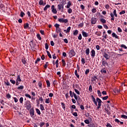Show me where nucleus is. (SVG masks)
<instances>
[{
	"label": "nucleus",
	"instance_id": "1",
	"mask_svg": "<svg viewBox=\"0 0 127 127\" xmlns=\"http://www.w3.org/2000/svg\"><path fill=\"white\" fill-rule=\"evenodd\" d=\"M69 56L70 58H72V57L75 56L76 55V53L75 51H74V49H71L68 53Z\"/></svg>",
	"mask_w": 127,
	"mask_h": 127
},
{
	"label": "nucleus",
	"instance_id": "2",
	"mask_svg": "<svg viewBox=\"0 0 127 127\" xmlns=\"http://www.w3.org/2000/svg\"><path fill=\"white\" fill-rule=\"evenodd\" d=\"M58 21L62 23H67L68 22V19H64V18H59Z\"/></svg>",
	"mask_w": 127,
	"mask_h": 127
},
{
	"label": "nucleus",
	"instance_id": "3",
	"mask_svg": "<svg viewBox=\"0 0 127 127\" xmlns=\"http://www.w3.org/2000/svg\"><path fill=\"white\" fill-rule=\"evenodd\" d=\"M96 101L98 103L97 109H99L101 108V106H102V103H103V102H102V100H101L99 98H96Z\"/></svg>",
	"mask_w": 127,
	"mask_h": 127
},
{
	"label": "nucleus",
	"instance_id": "4",
	"mask_svg": "<svg viewBox=\"0 0 127 127\" xmlns=\"http://www.w3.org/2000/svg\"><path fill=\"white\" fill-rule=\"evenodd\" d=\"M58 7L59 10L63 11V10L64 9V5L63 4H59L58 5Z\"/></svg>",
	"mask_w": 127,
	"mask_h": 127
},
{
	"label": "nucleus",
	"instance_id": "5",
	"mask_svg": "<svg viewBox=\"0 0 127 127\" xmlns=\"http://www.w3.org/2000/svg\"><path fill=\"white\" fill-rule=\"evenodd\" d=\"M30 114L32 118L34 116V109L33 108L30 110Z\"/></svg>",
	"mask_w": 127,
	"mask_h": 127
},
{
	"label": "nucleus",
	"instance_id": "6",
	"mask_svg": "<svg viewBox=\"0 0 127 127\" xmlns=\"http://www.w3.org/2000/svg\"><path fill=\"white\" fill-rule=\"evenodd\" d=\"M52 12H53V13H55V14L57 13V10L55 9V6H54V5H53L52 6Z\"/></svg>",
	"mask_w": 127,
	"mask_h": 127
},
{
	"label": "nucleus",
	"instance_id": "7",
	"mask_svg": "<svg viewBox=\"0 0 127 127\" xmlns=\"http://www.w3.org/2000/svg\"><path fill=\"white\" fill-rule=\"evenodd\" d=\"M97 23V18L95 17H93L91 18V24H96Z\"/></svg>",
	"mask_w": 127,
	"mask_h": 127
},
{
	"label": "nucleus",
	"instance_id": "8",
	"mask_svg": "<svg viewBox=\"0 0 127 127\" xmlns=\"http://www.w3.org/2000/svg\"><path fill=\"white\" fill-rule=\"evenodd\" d=\"M103 57L105 58H106V60H108V59H110V57L109 56V55H108V54H107L106 53H104Z\"/></svg>",
	"mask_w": 127,
	"mask_h": 127
},
{
	"label": "nucleus",
	"instance_id": "9",
	"mask_svg": "<svg viewBox=\"0 0 127 127\" xmlns=\"http://www.w3.org/2000/svg\"><path fill=\"white\" fill-rule=\"evenodd\" d=\"M91 57H95L96 55V52L94 50H92L91 51Z\"/></svg>",
	"mask_w": 127,
	"mask_h": 127
},
{
	"label": "nucleus",
	"instance_id": "10",
	"mask_svg": "<svg viewBox=\"0 0 127 127\" xmlns=\"http://www.w3.org/2000/svg\"><path fill=\"white\" fill-rule=\"evenodd\" d=\"M82 35L84 37H88L89 34L87 33L86 32L82 31Z\"/></svg>",
	"mask_w": 127,
	"mask_h": 127
},
{
	"label": "nucleus",
	"instance_id": "11",
	"mask_svg": "<svg viewBox=\"0 0 127 127\" xmlns=\"http://www.w3.org/2000/svg\"><path fill=\"white\" fill-rule=\"evenodd\" d=\"M98 79V78H97V76L94 75L93 77H92L91 78V82H94L95 81H96V80Z\"/></svg>",
	"mask_w": 127,
	"mask_h": 127
},
{
	"label": "nucleus",
	"instance_id": "12",
	"mask_svg": "<svg viewBox=\"0 0 127 127\" xmlns=\"http://www.w3.org/2000/svg\"><path fill=\"white\" fill-rule=\"evenodd\" d=\"M16 81L17 82H19V83H20V82H21V78H20V75H17Z\"/></svg>",
	"mask_w": 127,
	"mask_h": 127
},
{
	"label": "nucleus",
	"instance_id": "13",
	"mask_svg": "<svg viewBox=\"0 0 127 127\" xmlns=\"http://www.w3.org/2000/svg\"><path fill=\"white\" fill-rule=\"evenodd\" d=\"M112 35L113 36V37H115V38H116L117 39H119V36L117 35L116 34V33H113L112 34Z\"/></svg>",
	"mask_w": 127,
	"mask_h": 127
},
{
	"label": "nucleus",
	"instance_id": "14",
	"mask_svg": "<svg viewBox=\"0 0 127 127\" xmlns=\"http://www.w3.org/2000/svg\"><path fill=\"white\" fill-rule=\"evenodd\" d=\"M74 74H75V76H76L77 78H78V79H79V78H80V75L79 74H78V71L77 70H75Z\"/></svg>",
	"mask_w": 127,
	"mask_h": 127
},
{
	"label": "nucleus",
	"instance_id": "15",
	"mask_svg": "<svg viewBox=\"0 0 127 127\" xmlns=\"http://www.w3.org/2000/svg\"><path fill=\"white\" fill-rule=\"evenodd\" d=\"M95 34L97 36H101V35H102V32H101L100 31H96L95 32Z\"/></svg>",
	"mask_w": 127,
	"mask_h": 127
},
{
	"label": "nucleus",
	"instance_id": "16",
	"mask_svg": "<svg viewBox=\"0 0 127 127\" xmlns=\"http://www.w3.org/2000/svg\"><path fill=\"white\" fill-rule=\"evenodd\" d=\"M72 5V3H71L70 1H69L66 5L67 8H70V6Z\"/></svg>",
	"mask_w": 127,
	"mask_h": 127
},
{
	"label": "nucleus",
	"instance_id": "17",
	"mask_svg": "<svg viewBox=\"0 0 127 127\" xmlns=\"http://www.w3.org/2000/svg\"><path fill=\"white\" fill-rule=\"evenodd\" d=\"M102 65L103 66H108V65H109V64H108V63L105 61H102Z\"/></svg>",
	"mask_w": 127,
	"mask_h": 127
},
{
	"label": "nucleus",
	"instance_id": "18",
	"mask_svg": "<svg viewBox=\"0 0 127 127\" xmlns=\"http://www.w3.org/2000/svg\"><path fill=\"white\" fill-rule=\"evenodd\" d=\"M85 53L86 55H89L90 54V49L87 48L85 51Z\"/></svg>",
	"mask_w": 127,
	"mask_h": 127
},
{
	"label": "nucleus",
	"instance_id": "19",
	"mask_svg": "<svg viewBox=\"0 0 127 127\" xmlns=\"http://www.w3.org/2000/svg\"><path fill=\"white\" fill-rule=\"evenodd\" d=\"M110 15L112 17L111 20H112V21L115 20V15H114L113 13H111Z\"/></svg>",
	"mask_w": 127,
	"mask_h": 127
},
{
	"label": "nucleus",
	"instance_id": "20",
	"mask_svg": "<svg viewBox=\"0 0 127 127\" xmlns=\"http://www.w3.org/2000/svg\"><path fill=\"white\" fill-rule=\"evenodd\" d=\"M18 90H23L24 89V86L23 85H21L17 88Z\"/></svg>",
	"mask_w": 127,
	"mask_h": 127
},
{
	"label": "nucleus",
	"instance_id": "21",
	"mask_svg": "<svg viewBox=\"0 0 127 127\" xmlns=\"http://www.w3.org/2000/svg\"><path fill=\"white\" fill-rule=\"evenodd\" d=\"M49 7H50V5H48L47 4L44 8V10L45 11H46V10H47L48 8H49Z\"/></svg>",
	"mask_w": 127,
	"mask_h": 127
},
{
	"label": "nucleus",
	"instance_id": "22",
	"mask_svg": "<svg viewBox=\"0 0 127 127\" xmlns=\"http://www.w3.org/2000/svg\"><path fill=\"white\" fill-rule=\"evenodd\" d=\"M38 86L40 89H42V82L41 81H39Z\"/></svg>",
	"mask_w": 127,
	"mask_h": 127
},
{
	"label": "nucleus",
	"instance_id": "23",
	"mask_svg": "<svg viewBox=\"0 0 127 127\" xmlns=\"http://www.w3.org/2000/svg\"><path fill=\"white\" fill-rule=\"evenodd\" d=\"M45 103L46 104H50V98L46 99Z\"/></svg>",
	"mask_w": 127,
	"mask_h": 127
},
{
	"label": "nucleus",
	"instance_id": "24",
	"mask_svg": "<svg viewBox=\"0 0 127 127\" xmlns=\"http://www.w3.org/2000/svg\"><path fill=\"white\" fill-rule=\"evenodd\" d=\"M25 97L29 99H31V96L27 93L25 94Z\"/></svg>",
	"mask_w": 127,
	"mask_h": 127
},
{
	"label": "nucleus",
	"instance_id": "25",
	"mask_svg": "<svg viewBox=\"0 0 127 127\" xmlns=\"http://www.w3.org/2000/svg\"><path fill=\"white\" fill-rule=\"evenodd\" d=\"M56 31L57 32V33H59L60 32H61V29H60V28H57L56 29Z\"/></svg>",
	"mask_w": 127,
	"mask_h": 127
},
{
	"label": "nucleus",
	"instance_id": "26",
	"mask_svg": "<svg viewBox=\"0 0 127 127\" xmlns=\"http://www.w3.org/2000/svg\"><path fill=\"white\" fill-rule=\"evenodd\" d=\"M46 52L47 53L48 56H49V58H52V56H51V54H50V52L48 51H46Z\"/></svg>",
	"mask_w": 127,
	"mask_h": 127
},
{
	"label": "nucleus",
	"instance_id": "27",
	"mask_svg": "<svg viewBox=\"0 0 127 127\" xmlns=\"http://www.w3.org/2000/svg\"><path fill=\"white\" fill-rule=\"evenodd\" d=\"M113 14L116 17H118V14H117V10L115 9L113 11Z\"/></svg>",
	"mask_w": 127,
	"mask_h": 127
},
{
	"label": "nucleus",
	"instance_id": "28",
	"mask_svg": "<svg viewBox=\"0 0 127 127\" xmlns=\"http://www.w3.org/2000/svg\"><path fill=\"white\" fill-rule=\"evenodd\" d=\"M4 84H5L6 86H10V83L8 82V80H5L4 81Z\"/></svg>",
	"mask_w": 127,
	"mask_h": 127
},
{
	"label": "nucleus",
	"instance_id": "29",
	"mask_svg": "<svg viewBox=\"0 0 127 127\" xmlns=\"http://www.w3.org/2000/svg\"><path fill=\"white\" fill-rule=\"evenodd\" d=\"M28 26H29V24H28V23H26L24 25V27L26 29V28H28Z\"/></svg>",
	"mask_w": 127,
	"mask_h": 127
},
{
	"label": "nucleus",
	"instance_id": "30",
	"mask_svg": "<svg viewBox=\"0 0 127 127\" xmlns=\"http://www.w3.org/2000/svg\"><path fill=\"white\" fill-rule=\"evenodd\" d=\"M36 111L37 114H38V115H41V112H40V110H39V109L36 108Z\"/></svg>",
	"mask_w": 127,
	"mask_h": 127
},
{
	"label": "nucleus",
	"instance_id": "31",
	"mask_svg": "<svg viewBox=\"0 0 127 127\" xmlns=\"http://www.w3.org/2000/svg\"><path fill=\"white\" fill-rule=\"evenodd\" d=\"M81 63L82 64V65L85 64L86 63V62L85 61V59L83 58L81 59Z\"/></svg>",
	"mask_w": 127,
	"mask_h": 127
},
{
	"label": "nucleus",
	"instance_id": "32",
	"mask_svg": "<svg viewBox=\"0 0 127 127\" xmlns=\"http://www.w3.org/2000/svg\"><path fill=\"white\" fill-rule=\"evenodd\" d=\"M78 33H79V31H78V30H75L73 32V35H77V34H78Z\"/></svg>",
	"mask_w": 127,
	"mask_h": 127
},
{
	"label": "nucleus",
	"instance_id": "33",
	"mask_svg": "<svg viewBox=\"0 0 127 127\" xmlns=\"http://www.w3.org/2000/svg\"><path fill=\"white\" fill-rule=\"evenodd\" d=\"M73 94L74 98L77 101V100H78V96H77V95L75 94V93L74 92H73Z\"/></svg>",
	"mask_w": 127,
	"mask_h": 127
},
{
	"label": "nucleus",
	"instance_id": "34",
	"mask_svg": "<svg viewBox=\"0 0 127 127\" xmlns=\"http://www.w3.org/2000/svg\"><path fill=\"white\" fill-rule=\"evenodd\" d=\"M62 62L63 63V66H66V62H65V60H62Z\"/></svg>",
	"mask_w": 127,
	"mask_h": 127
},
{
	"label": "nucleus",
	"instance_id": "35",
	"mask_svg": "<svg viewBox=\"0 0 127 127\" xmlns=\"http://www.w3.org/2000/svg\"><path fill=\"white\" fill-rule=\"evenodd\" d=\"M69 95L71 98H73V97H74V94H73V92L71 90L69 91Z\"/></svg>",
	"mask_w": 127,
	"mask_h": 127
},
{
	"label": "nucleus",
	"instance_id": "36",
	"mask_svg": "<svg viewBox=\"0 0 127 127\" xmlns=\"http://www.w3.org/2000/svg\"><path fill=\"white\" fill-rule=\"evenodd\" d=\"M100 21H101V22H102V23H106V19H105L104 18L100 19Z\"/></svg>",
	"mask_w": 127,
	"mask_h": 127
},
{
	"label": "nucleus",
	"instance_id": "37",
	"mask_svg": "<svg viewBox=\"0 0 127 127\" xmlns=\"http://www.w3.org/2000/svg\"><path fill=\"white\" fill-rule=\"evenodd\" d=\"M46 83L48 87H50V81L49 80H46Z\"/></svg>",
	"mask_w": 127,
	"mask_h": 127
},
{
	"label": "nucleus",
	"instance_id": "38",
	"mask_svg": "<svg viewBox=\"0 0 127 127\" xmlns=\"http://www.w3.org/2000/svg\"><path fill=\"white\" fill-rule=\"evenodd\" d=\"M74 91L75 92V93L77 94V95H80V91H79V90H78L76 89H74Z\"/></svg>",
	"mask_w": 127,
	"mask_h": 127
},
{
	"label": "nucleus",
	"instance_id": "39",
	"mask_svg": "<svg viewBox=\"0 0 127 127\" xmlns=\"http://www.w3.org/2000/svg\"><path fill=\"white\" fill-rule=\"evenodd\" d=\"M10 82L12 84H13V85H14V84H15V83H16L15 80H13V79H10Z\"/></svg>",
	"mask_w": 127,
	"mask_h": 127
},
{
	"label": "nucleus",
	"instance_id": "40",
	"mask_svg": "<svg viewBox=\"0 0 127 127\" xmlns=\"http://www.w3.org/2000/svg\"><path fill=\"white\" fill-rule=\"evenodd\" d=\"M89 73H90V69H86L85 72V75H87V74H89Z\"/></svg>",
	"mask_w": 127,
	"mask_h": 127
},
{
	"label": "nucleus",
	"instance_id": "41",
	"mask_svg": "<svg viewBox=\"0 0 127 127\" xmlns=\"http://www.w3.org/2000/svg\"><path fill=\"white\" fill-rule=\"evenodd\" d=\"M22 62L23 64H24V65H25V64L27 63L26 61H25V58L22 59Z\"/></svg>",
	"mask_w": 127,
	"mask_h": 127
},
{
	"label": "nucleus",
	"instance_id": "42",
	"mask_svg": "<svg viewBox=\"0 0 127 127\" xmlns=\"http://www.w3.org/2000/svg\"><path fill=\"white\" fill-rule=\"evenodd\" d=\"M19 102L20 104H22L23 103V97L20 98Z\"/></svg>",
	"mask_w": 127,
	"mask_h": 127
},
{
	"label": "nucleus",
	"instance_id": "43",
	"mask_svg": "<svg viewBox=\"0 0 127 127\" xmlns=\"http://www.w3.org/2000/svg\"><path fill=\"white\" fill-rule=\"evenodd\" d=\"M24 15H25V14L24 13V12L21 11V13H20L21 17H23V16H24Z\"/></svg>",
	"mask_w": 127,
	"mask_h": 127
},
{
	"label": "nucleus",
	"instance_id": "44",
	"mask_svg": "<svg viewBox=\"0 0 127 127\" xmlns=\"http://www.w3.org/2000/svg\"><path fill=\"white\" fill-rule=\"evenodd\" d=\"M92 12H93V13H95L97 12V9L93 8L92 9Z\"/></svg>",
	"mask_w": 127,
	"mask_h": 127
},
{
	"label": "nucleus",
	"instance_id": "45",
	"mask_svg": "<svg viewBox=\"0 0 127 127\" xmlns=\"http://www.w3.org/2000/svg\"><path fill=\"white\" fill-rule=\"evenodd\" d=\"M40 109L41 110V111L44 110V107L43 106V105L40 104Z\"/></svg>",
	"mask_w": 127,
	"mask_h": 127
},
{
	"label": "nucleus",
	"instance_id": "46",
	"mask_svg": "<svg viewBox=\"0 0 127 127\" xmlns=\"http://www.w3.org/2000/svg\"><path fill=\"white\" fill-rule=\"evenodd\" d=\"M45 125V123L44 122H41L40 123V127H43V126H44Z\"/></svg>",
	"mask_w": 127,
	"mask_h": 127
},
{
	"label": "nucleus",
	"instance_id": "47",
	"mask_svg": "<svg viewBox=\"0 0 127 127\" xmlns=\"http://www.w3.org/2000/svg\"><path fill=\"white\" fill-rule=\"evenodd\" d=\"M84 123L86 124V125H89V124H90V121H89V120H85Z\"/></svg>",
	"mask_w": 127,
	"mask_h": 127
},
{
	"label": "nucleus",
	"instance_id": "48",
	"mask_svg": "<svg viewBox=\"0 0 127 127\" xmlns=\"http://www.w3.org/2000/svg\"><path fill=\"white\" fill-rule=\"evenodd\" d=\"M97 93L99 97H102V93H101V91L100 90H98Z\"/></svg>",
	"mask_w": 127,
	"mask_h": 127
},
{
	"label": "nucleus",
	"instance_id": "49",
	"mask_svg": "<svg viewBox=\"0 0 127 127\" xmlns=\"http://www.w3.org/2000/svg\"><path fill=\"white\" fill-rule=\"evenodd\" d=\"M121 118H123V119H125L126 120L127 119V116L125 115H122Z\"/></svg>",
	"mask_w": 127,
	"mask_h": 127
},
{
	"label": "nucleus",
	"instance_id": "50",
	"mask_svg": "<svg viewBox=\"0 0 127 127\" xmlns=\"http://www.w3.org/2000/svg\"><path fill=\"white\" fill-rule=\"evenodd\" d=\"M121 47L124 48L125 49H127V47L126 46V45L122 44L121 45Z\"/></svg>",
	"mask_w": 127,
	"mask_h": 127
},
{
	"label": "nucleus",
	"instance_id": "51",
	"mask_svg": "<svg viewBox=\"0 0 127 127\" xmlns=\"http://www.w3.org/2000/svg\"><path fill=\"white\" fill-rule=\"evenodd\" d=\"M39 3L40 5H43V0H40Z\"/></svg>",
	"mask_w": 127,
	"mask_h": 127
},
{
	"label": "nucleus",
	"instance_id": "52",
	"mask_svg": "<svg viewBox=\"0 0 127 127\" xmlns=\"http://www.w3.org/2000/svg\"><path fill=\"white\" fill-rule=\"evenodd\" d=\"M108 98H109L108 96H106L103 97L102 98L103 100H108Z\"/></svg>",
	"mask_w": 127,
	"mask_h": 127
},
{
	"label": "nucleus",
	"instance_id": "53",
	"mask_svg": "<svg viewBox=\"0 0 127 127\" xmlns=\"http://www.w3.org/2000/svg\"><path fill=\"white\" fill-rule=\"evenodd\" d=\"M102 37H103L105 39H107V38H108V35L107 34L103 35Z\"/></svg>",
	"mask_w": 127,
	"mask_h": 127
},
{
	"label": "nucleus",
	"instance_id": "54",
	"mask_svg": "<svg viewBox=\"0 0 127 127\" xmlns=\"http://www.w3.org/2000/svg\"><path fill=\"white\" fill-rule=\"evenodd\" d=\"M89 92H92V91H93V88L92 87V85L89 86Z\"/></svg>",
	"mask_w": 127,
	"mask_h": 127
},
{
	"label": "nucleus",
	"instance_id": "55",
	"mask_svg": "<svg viewBox=\"0 0 127 127\" xmlns=\"http://www.w3.org/2000/svg\"><path fill=\"white\" fill-rule=\"evenodd\" d=\"M45 48H46V50H48V48H49V46L48 45V44L46 43L45 44Z\"/></svg>",
	"mask_w": 127,
	"mask_h": 127
},
{
	"label": "nucleus",
	"instance_id": "56",
	"mask_svg": "<svg viewBox=\"0 0 127 127\" xmlns=\"http://www.w3.org/2000/svg\"><path fill=\"white\" fill-rule=\"evenodd\" d=\"M37 37L39 40H41V37L40 36V35L39 34H38L37 35Z\"/></svg>",
	"mask_w": 127,
	"mask_h": 127
},
{
	"label": "nucleus",
	"instance_id": "57",
	"mask_svg": "<svg viewBox=\"0 0 127 127\" xmlns=\"http://www.w3.org/2000/svg\"><path fill=\"white\" fill-rule=\"evenodd\" d=\"M78 26L79 27H83V26H84V23H80L79 25H78Z\"/></svg>",
	"mask_w": 127,
	"mask_h": 127
},
{
	"label": "nucleus",
	"instance_id": "58",
	"mask_svg": "<svg viewBox=\"0 0 127 127\" xmlns=\"http://www.w3.org/2000/svg\"><path fill=\"white\" fill-rule=\"evenodd\" d=\"M125 13H126V11H125V10H122V11H121L120 12V14H121V15L125 14Z\"/></svg>",
	"mask_w": 127,
	"mask_h": 127
},
{
	"label": "nucleus",
	"instance_id": "59",
	"mask_svg": "<svg viewBox=\"0 0 127 127\" xmlns=\"http://www.w3.org/2000/svg\"><path fill=\"white\" fill-rule=\"evenodd\" d=\"M78 39H79V40H82V35L81 34L79 35Z\"/></svg>",
	"mask_w": 127,
	"mask_h": 127
},
{
	"label": "nucleus",
	"instance_id": "60",
	"mask_svg": "<svg viewBox=\"0 0 127 127\" xmlns=\"http://www.w3.org/2000/svg\"><path fill=\"white\" fill-rule=\"evenodd\" d=\"M39 61H40V58H38L35 61V64H37Z\"/></svg>",
	"mask_w": 127,
	"mask_h": 127
},
{
	"label": "nucleus",
	"instance_id": "61",
	"mask_svg": "<svg viewBox=\"0 0 127 127\" xmlns=\"http://www.w3.org/2000/svg\"><path fill=\"white\" fill-rule=\"evenodd\" d=\"M70 30H71V27H68L67 28L66 32H70Z\"/></svg>",
	"mask_w": 127,
	"mask_h": 127
},
{
	"label": "nucleus",
	"instance_id": "62",
	"mask_svg": "<svg viewBox=\"0 0 127 127\" xmlns=\"http://www.w3.org/2000/svg\"><path fill=\"white\" fill-rule=\"evenodd\" d=\"M55 26L56 27V28H59V26H60V25L59 24H56L55 25Z\"/></svg>",
	"mask_w": 127,
	"mask_h": 127
},
{
	"label": "nucleus",
	"instance_id": "63",
	"mask_svg": "<svg viewBox=\"0 0 127 127\" xmlns=\"http://www.w3.org/2000/svg\"><path fill=\"white\" fill-rule=\"evenodd\" d=\"M53 96H54V94H53V93H50L49 94V96L51 98H52Z\"/></svg>",
	"mask_w": 127,
	"mask_h": 127
},
{
	"label": "nucleus",
	"instance_id": "64",
	"mask_svg": "<svg viewBox=\"0 0 127 127\" xmlns=\"http://www.w3.org/2000/svg\"><path fill=\"white\" fill-rule=\"evenodd\" d=\"M39 101H41V103H42V102H43V98H42V97H40L39 99Z\"/></svg>",
	"mask_w": 127,
	"mask_h": 127
}]
</instances>
